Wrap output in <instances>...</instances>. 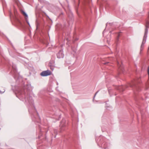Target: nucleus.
<instances>
[{
	"mask_svg": "<svg viewBox=\"0 0 149 149\" xmlns=\"http://www.w3.org/2000/svg\"><path fill=\"white\" fill-rule=\"evenodd\" d=\"M51 71L49 70L42 71L40 75L42 76H47L50 75L51 74Z\"/></svg>",
	"mask_w": 149,
	"mask_h": 149,
	"instance_id": "1",
	"label": "nucleus"
},
{
	"mask_svg": "<svg viewBox=\"0 0 149 149\" xmlns=\"http://www.w3.org/2000/svg\"><path fill=\"white\" fill-rule=\"evenodd\" d=\"M57 56L58 58H63V56L62 54V52H60L57 54Z\"/></svg>",
	"mask_w": 149,
	"mask_h": 149,
	"instance_id": "2",
	"label": "nucleus"
},
{
	"mask_svg": "<svg viewBox=\"0 0 149 149\" xmlns=\"http://www.w3.org/2000/svg\"><path fill=\"white\" fill-rule=\"evenodd\" d=\"M21 12L22 13L23 15L25 17V18H27L28 16L26 14V13L23 10H21Z\"/></svg>",
	"mask_w": 149,
	"mask_h": 149,
	"instance_id": "3",
	"label": "nucleus"
},
{
	"mask_svg": "<svg viewBox=\"0 0 149 149\" xmlns=\"http://www.w3.org/2000/svg\"><path fill=\"white\" fill-rule=\"evenodd\" d=\"M146 26L147 27V25L149 24V15H148V18L147 19L146 21Z\"/></svg>",
	"mask_w": 149,
	"mask_h": 149,
	"instance_id": "4",
	"label": "nucleus"
},
{
	"mask_svg": "<svg viewBox=\"0 0 149 149\" xmlns=\"http://www.w3.org/2000/svg\"><path fill=\"white\" fill-rule=\"evenodd\" d=\"M118 66L119 68H120V69L121 70V68H122V65H119L118 63Z\"/></svg>",
	"mask_w": 149,
	"mask_h": 149,
	"instance_id": "5",
	"label": "nucleus"
},
{
	"mask_svg": "<svg viewBox=\"0 0 149 149\" xmlns=\"http://www.w3.org/2000/svg\"><path fill=\"white\" fill-rule=\"evenodd\" d=\"M142 46H143V44H142L141 45V49H142Z\"/></svg>",
	"mask_w": 149,
	"mask_h": 149,
	"instance_id": "6",
	"label": "nucleus"
},
{
	"mask_svg": "<svg viewBox=\"0 0 149 149\" xmlns=\"http://www.w3.org/2000/svg\"><path fill=\"white\" fill-rule=\"evenodd\" d=\"M98 92V91H97V92L96 93H95V95L97 94V93Z\"/></svg>",
	"mask_w": 149,
	"mask_h": 149,
	"instance_id": "7",
	"label": "nucleus"
},
{
	"mask_svg": "<svg viewBox=\"0 0 149 149\" xmlns=\"http://www.w3.org/2000/svg\"><path fill=\"white\" fill-rule=\"evenodd\" d=\"M119 36H120V34H119L118 36V37Z\"/></svg>",
	"mask_w": 149,
	"mask_h": 149,
	"instance_id": "8",
	"label": "nucleus"
},
{
	"mask_svg": "<svg viewBox=\"0 0 149 149\" xmlns=\"http://www.w3.org/2000/svg\"><path fill=\"white\" fill-rule=\"evenodd\" d=\"M149 72V69L148 70V72Z\"/></svg>",
	"mask_w": 149,
	"mask_h": 149,
	"instance_id": "9",
	"label": "nucleus"
},
{
	"mask_svg": "<svg viewBox=\"0 0 149 149\" xmlns=\"http://www.w3.org/2000/svg\"><path fill=\"white\" fill-rule=\"evenodd\" d=\"M14 12H15V10H14Z\"/></svg>",
	"mask_w": 149,
	"mask_h": 149,
	"instance_id": "10",
	"label": "nucleus"
}]
</instances>
